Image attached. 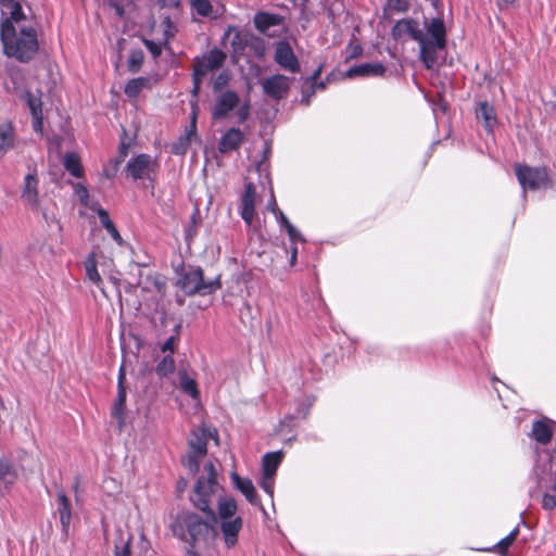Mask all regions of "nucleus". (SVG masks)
Returning <instances> with one entry per match:
<instances>
[{
  "mask_svg": "<svg viewBox=\"0 0 556 556\" xmlns=\"http://www.w3.org/2000/svg\"><path fill=\"white\" fill-rule=\"evenodd\" d=\"M226 53L220 49L213 48L210 52L201 58H197L193 70L195 75H204L220 68L226 61Z\"/></svg>",
  "mask_w": 556,
  "mask_h": 556,
  "instance_id": "nucleus-15",
  "label": "nucleus"
},
{
  "mask_svg": "<svg viewBox=\"0 0 556 556\" xmlns=\"http://www.w3.org/2000/svg\"><path fill=\"white\" fill-rule=\"evenodd\" d=\"M197 126H195V112H193V116L191 119L190 129L185 132V135L180 136L177 141L172 144V152L175 155H184L188 151V148L191 143L192 136H195Z\"/></svg>",
  "mask_w": 556,
  "mask_h": 556,
  "instance_id": "nucleus-31",
  "label": "nucleus"
},
{
  "mask_svg": "<svg viewBox=\"0 0 556 556\" xmlns=\"http://www.w3.org/2000/svg\"><path fill=\"white\" fill-rule=\"evenodd\" d=\"M17 479L15 466L7 458L0 459V493L9 490Z\"/></svg>",
  "mask_w": 556,
  "mask_h": 556,
  "instance_id": "nucleus-26",
  "label": "nucleus"
},
{
  "mask_svg": "<svg viewBox=\"0 0 556 556\" xmlns=\"http://www.w3.org/2000/svg\"><path fill=\"white\" fill-rule=\"evenodd\" d=\"M0 40L4 54L22 63L33 60L39 50L37 31L33 26H21L18 33L17 29L5 28Z\"/></svg>",
  "mask_w": 556,
  "mask_h": 556,
  "instance_id": "nucleus-2",
  "label": "nucleus"
},
{
  "mask_svg": "<svg viewBox=\"0 0 556 556\" xmlns=\"http://www.w3.org/2000/svg\"><path fill=\"white\" fill-rule=\"evenodd\" d=\"M255 187L252 182H248L241 195L240 215L248 226L253 223L255 214Z\"/></svg>",
  "mask_w": 556,
  "mask_h": 556,
  "instance_id": "nucleus-20",
  "label": "nucleus"
},
{
  "mask_svg": "<svg viewBox=\"0 0 556 556\" xmlns=\"http://www.w3.org/2000/svg\"><path fill=\"white\" fill-rule=\"evenodd\" d=\"M157 4L162 9H179L181 0H157Z\"/></svg>",
  "mask_w": 556,
  "mask_h": 556,
  "instance_id": "nucleus-51",
  "label": "nucleus"
},
{
  "mask_svg": "<svg viewBox=\"0 0 556 556\" xmlns=\"http://www.w3.org/2000/svg\"><path fill=\"white\" fill-rule=\"evenodd\" d=\"M144 88H151V79L148 77H137L126 84L124 92L129 98H136Z\"/></svg>",
  "mask_w": 556,
  "mask_h": 556,
  "instance_id": "nucleus-36",
  "label": "nucleus"
},
{
  "mask_svg": "<svg viewBox=\"0 0 556 556\" xmlns=\"http://www.w3.org/2000/svg\"><path fill=\"white\" fill-rule=\"evenodd\" d=\"M291 83L292 78L276 74L265 78L262 81V87L266 96L275 100H281L287 97Z\"/></svg>",
  "mask_w": 556,
  "mask_h": 556,
  "instance_id": "nucleus-14",
  "label": "nucleus"
},
{
  "mask_svg": "<svg viewBox=\"0 0 556 556\" xmlns=\"http://www.w3.org/2000/svg\"><path fill=\"white\" fill-rule=\"evenodd\" d=\"M142 42L154 59H157L161 55V53H162V45L161 43H157V42L147 39V38H142Z\"/></svg>",
  "mask_w": 556,
  "mask_h": 556,
  "instance_id": "nucleus-45",
  "label": "nucleus"
},
{
  "mask_svg": "<svg viewBox=\"0 0 556 556\" xmlns=\"http://www.w3.org/2000/svg\"><path fill=\"white\" fill-rule=\"evenodd\" d=\"M238 510V504L231 496L219 497L217 502V519L219 521L233 519Z\"/></svg>",
  "mask_w": 556,
  "mask_h": 556,
  "instance_id": "nucleus-30",
  "label": "nucleus"
},
{
  "mask_svg": "<svg viewBox=\"0 0 556 556\" xmlns=\"http://www.w3.org/2000/svg\"><path fill=\"white\" fill-rule=\"evenodd\" d=\"M144 54L140 49H134L129 53L127 67L130 73H138L143 64Z\"/></svg>",
  "mask_w": 556,
  "mask_h": 556,
  "instance_id": "nucleus-39",
  "label": "nucleus"
},
{
  "mask_svg": "<svg viewBox=\"0 0 556 556\" xmlns=\"http://www.w3.org/2000/svg\"><path fill=\"white\" fill-rule=\"evenodd\" d=\"M16 141L14 126L11 122L0 123V160L11 150Z\"/></svg>",
  "mask_w": 556,
  "mask_h": 556,
  "instance_id": "nucleus-25",
  "label": "nucleus"
},
{
  "mask_svg": "<svg viewBox=\"0 0 556 556\" xmlns=\"http://www.w3.org/2000/svg\"><path fill=\"white\" fill-rule=\"evenodd\" d=\"M176 342V337L172 336L169 337L162 345L161 350L162 352H174V346Z\"/></svg>",
  "mask_w": 556,
  "mask_h": 556,
  "instance_id": "nucleus-54",
  "label": "nucleus"
},
{
  "mask_svg": "<svg viewBox=\"0 0 556 556\" xmlns=\"http://www.w3.org/2000/svg\"><path fill=\"white\" fill-rule=\"evenodd\" d=\"M204 75H195V71L193 70L192 79H193V88H192V96L197 98L200 92V86L202 83V79L204 78Z\"/></svg>",
  "mask_w": 556,
  "mask_h": 556,
  "instance_id": "nucleus-52",
  "label": "nucleus"
},
{
  "mask_svg": "<svg viewBox=\"0 0 556 556\" xmlns=\"http://www.w3.org/2000/svg\"><path fill=\"white\" fill-rule=\"evenodd\" d=\"M229 75L226 72H223L217 75L213 83V89L215 92L222 91L224 87L228 84Z\"/></svg>",
  "mask_w": 556,
  "mask_h": 556,
  "instance_id": "nucleus-47",
  "label": "nucleus"
},
{
  "mask_svg": "<svg viewBox=\"0 0 556 556\" xmlns=\"http://www.w3.org/2000/svg\"><path fill=\"white\" fill-rule=\"evenodd\" d=\"M210 438L217 439L216 431L213 433L210 429L202 427L191 432L189 454L184 463L190 472L195 473L199 470V459L206 455Z\"/></svg>",
  "mask_w": 556,
  "mask_h": 556,
  "instance_id": "nucleus-6",
  "label": "nucleus"
},
{
  "mask_svg": "<svg viewBox=\"0 0 556 556\" xmlns=\"http://www.w3.org/2000/svg\"><path fill=\"white\" fill-rule=\"evenodd\" d=\"M275 476H266L262 473L260 486L273 498L274 496Z\"/></svg>",
  "mask_w": 556,
  "mask_h": 556,
  "instance_id": "nucleus-43",
  "label": "nucleus"
},
{
  "mask_svg": "<svg viewBox=\"0 0 556 556\" xmlns=\"http://www.w3.org/2000/svg\"><path fill=\"white\" fill-rule=\"evenodd\" d=\"M21 99L24 100L30 111L31 115V125L34 131L38 134H42L43 130V114H42V101H41V92L38 91L37 94H34L30 90H25L21 94Z\"/></svg>",
  "mask_w": 556,
  "mask_h": 556,
  "instance_id": "nucleus-16",
  "label": "nucleus"
},
{
  "mask_svg": "<svg viewBox=\"0 0 556 556\" xmlns=\"http://www.w3.org/2000/svg\"><path fill=\"white\" fill-rule=\"evenodd\" d=\"M218 488V482L204 480V476L199 477L190 497L193 506L201 511L213 510L211 507L212 498Z\"/></svg>",
  "mask_w": 556,
  "mask_h": 556,
  "instance_id": "nucleus-8",
  "label": "nucleus"
},
{
  "mask_svg": "<svg viewBox=\"0 0 556 556\" xmlns=\"http://www.w3.org/2000/svg\"><path fill=\"white\" fill-rule=\"evenodd\" d=\"M386 72V67L381 63H363L351 67L346 72L348 77H369V76H382Z\"/></svg>",
  "mask_w": 556,
  "mask_h": 556,
  "instance_id": "nucleus-28",
  "label": "nucleus"
},
{
  "mask_svg": "<svg viewBox=\"0 0 556 556\" xmlns=\"http://www.w3.org/2000/svg\"><path fill=\"white\" fill-rule=\"evenodd\" d=\"M321 73V66L314 71V73L306 79V83H315Z\"/></svg>",
  "mask_w": 556,
  "mask_h": 556,
  "instance_id": "nucleus-58",
  "label": "nucleus"
},
{
  "mask_svg": "<svg viewBox=\"0 0 556 556\" xmlns=\"http://www.w3.org/2000/svg\"><path fill=\"white\" fill-rule=\"evenodd\" d=\"M38 178L36 173H28L24 178L21 199L31 210L39 208Z\"/></svg>",
  "mask_w": 556,
  "mask_h": 556,
  "instance_id": "nucleus-18",
  "label": "nucleus"
},
{
  "mask_svg": "<svg viewBox=\"0 0 556 556\" xmlns=\"http://www.w3.org/2000/svg\"><path fill=\"white\" fill-rule=\"evenodd\" d=\"M181 387H182V390L186 393H188L190 396H192L193 399L198 397L199 391L197 388V383L193 379H190L188 377L184 378L181 380Z\"/></svg>",
  "mask_w": 556,
  "mask_h": 556,
  "instance_id": "nucleus-44",
  "label": "nucleus"
},
{
  "mask_svg": "<svg viewBox=\"0 0 556 556\" xmlns=\"http://www.w3.org/2000/svg\"><path fill=\"white\" fill-rule=\"evenodd\" d=\"M311 405H312V402H309L303 410L299 412V414H301L303 418H305L307 416L308 408Z\"/></svg>",
  "mask_w": 556,
  "mask_h": 556,
  "instance_id": "nucleus-64",
  "label": "nucleus"
},
{
  "mask_svg": "<svg viewBox=\"0 0 556 556\" xmlns=\"http://www.w3.org/2000/svg\"><path fill=\"white\" fill-rule=\"evenodd\" d=\"M285 229L292 243L304 241V238L302 237L301 232L292 224H288V226Z\"/></svg>",
  "mask_w": 556,
  "mask_h": 556,
  "instance_id": "nucleus-49",
  "label": "nucleus"
},
{
  "mask_svg": "<svg viewBox=\"0 0 556 556\" xmlns=\"http://www.w3.org/2000/svg\"><path fill=\"white\" fill-rule=\"evenodd\" d=\"M275 216H276V220H277V223H278L281 227H283V228H286V227L288 226V224H291V223L289 222V219L287 218V216H286V215H285L280 210H279L278 212H276V213H275Z\"/></svg>",
  "mask_w": 556,
  "mask_h": 556,
  "instance_id": "nucleus-56",
  "label": "nucleus"
},
{
  "mask_svg": "<svg viewBox=\"0 0 556 556\" xmlns=\"http://www.w3.org/2000/svg\"><path fill=\"white\" fill-rule=\"evenodd\" d=\"M274 60L281 68L292 74H296L301 70L300 62L287 41L276 43Z\"/></svg>",
  "mask_w": 556,
  "mask_h": 556,
  "instance_id": "nucleus-13",
  "label": "nucleus"
},
{
  "mask_svg": "<svg viewBox=\"0 0 556 556\" xmlns=\"http://www.w3.org/2000/svg\"><path fill=\"white\" fill-rule=\"evenodd\" d=\"M244 140V135L239 128L228 129L218 142L220 153H228L237 150Z\"/></svg>",
  "mask_w": 556,
  "mask_h": 556,
  "instance_id": "nucleus-23",
  "label": "nucleus"
},
{
  "mask_svg": "<svg viewBox=\"0 0 556 556\" xmlns=\"http://www.w3.org/2000/svg\"><path fill=\"white\" fill-rule=\"evenodd\" d=\"M516 0H498L497 5L500 9H506L511 5Z\"/></svg>",
  "mask_w": 556,
  "mask_h": 556,
  "instance_id": "nucleus-60",
  "label": "nucleus"
},
{
  "mask_svg": "<svg viewBox=\"0 0 556 556\" xmlns=\"http://www.w3.org/2000/svg\"><path fill=\"white\" fill-rule=\"evenodd\" d=\"M26 20V14L23 11L22 3L17 2L9 5L1 10V22H0V34L4 33V29L15 30L16 25Z\"/></svg>",
  "mask_w": 556,
  "mask_h": 556,
  "instance_id": "nucleus-17",
  "label": "nucleus"
},
{
  "mask_svg": "<svg viewBox=\"0 0 556 556\" xmlns=\"http://www.w3.org/2000/svg\"><path fill=\"white\" fill-rule=\"evenodd\" d=\"M204 470L207 473V476L204 477V480H212L213 482H217L216 471H215L214 465L211 462H208L204 465Z\"/></svg>",
  "mask_w": 556,
  "mask_h": 556,
  "instance_id": "nucleus-53",
  "label": "nucleus"
},
{
  "mask_svg": "<svg viewBox=\"0 0 556 556\" xmlns=\"http://www.w3.org/2000/svg\"><path fill=\"white\" fill-rule=\"evenodd\" d=\"M126 399L127 391L126 389L117 388L116 399L113 402L111 407V417L116 420V426L118 431L121 432L125 427L126 420Z\"/></svg>",
  "mask_w": 556,
  "mask_h": 556,
  "instance_id": "nucleus-21",
  "label": "nucleus"
},
{
  "mask_svg": "<svg viewBox=\"0 0 556 556\" xmlns=\"http://www.w3.org/2000/svg\"><path fill=\"white\" fill-rule=\"evenodd\" d=\"M476 116L479 122L483 123V127L488 132H492L497 125L495 109L486 101L479 103L476 110Z\"/></svg>",
  "mask_w": 556,
  "mask_h": 556,
  "instance_id": "nucleus-24",
  "label": "nucleus"
},
{
  "mask_svg": "<svg viewBox=\"0 0 556 556\" xmlns=\"http://www.w3.org/2000/svg\"><path fill=\"white\" fill-rule=\"evenodd\" d=\"M232 485L241 492L252 505L258 504V496L251 479L242 478L237 472L230 473Z\"/></svg>",
  "mask_w": 556,
  "mask_h": 556,
  "instance_id": "nucleus-22",
  "label": "nucleus"
},
{
  "mask_svg": "<svg viewBox=\"0 0 556 556\" xmlns=\"http://www.w3.org/2000/svg\"><path fill=\"white\" fill-rule=\"evenodd\" d=\"M283 459L281 451L266 453L262 458V473L266 476H275L279 465Z\"/></svg>",
  "mask_w": 556,
  "mask_h": 556,
  "instance_id": "nucleus-32",
  "label": "nucleus"
},
{
  "mask_svg": "<svg viewBox=\"0 0 556 556\" xmlns=\"http://www.w3.org/2000/svg\"><path fill=\"white\" fill-rule=\"evenodd\" d=\"M296 254H298V250L296 248H292L291 250V256H290V264L291 265H294L295 262H296Z\"/></svg>",
  "mask_w": 556,
  "mask_h": 556,
  "instance_id": "nucleus-62",
  "label": "nucleus"
},
{
  "mask_svg": "<svg viewBox=\"0 0 556 556\" xmlns=\"http://www.w3.org/2000/svg\"><path fill=\"white\" fill-rule=\"evenodd\" d=\"M240 103L238 93L233 90L222 91L215 99L212 109V118L214 121L223 119L229 115Z\"/></svg>",
  "mask_w": 556,
  "mask_h": 556,
  "instance_id": "nucleus-12",
  "label": "nucleus"
},
{
  "mask_svg": "<svg viewBox=\"0 0 556 556\" xmlns=\"http://www.w3.org/2000/svg\"><path fill=\"white\" fill-rule=\"evenodd\" d=\"M254 27L267 37H276L279 34L276 30H271L274 27H283L285 17L280 14L270 13L266 11H258L253 17Z\"/></svg>",
  "mask_w": 556,
  "mask_h": 556,
  "instance_id": "nucleus-11",
  "label": "nucleus"
},
{
  "mask_svg": "<svg viewBox=\"0 0 556 556\" xmlns=\"http://www.w3.org/2000/svg\"><path fill=\"white\" fill-rule=\"evenodd\" d=\"M388 7L395 12H406L409 8V0H387Z\"/></svg>",
  "mask_w": 556,
  "mask_h": 556,
  "instance_id": "nucleus-46",
  "label": "nucleus"
},
{
  "mask_svg": "<svg viewBox=\"0 0 556 556\" xmlns=\"http://www.w3.org/2000/svg\"><path fill=\"white\" fill-rule=\"evenodd\" d=\"M391 35L395 40H401L408 37L419 43L424 40V30L419 27V23L413 18H402L397 21L392 27ZM421 54V50L419 51Z\"/></svg>",
  "mask_w": 556,
  "mask_h": 556,
  "instance_id": "nucleus-10",
  "label": "nucleus"
},
{
  "mask_svg": "<svg viewBox=\"0 0 556 556\" xmlns=\"http://www.w3.org/2000/svg\"><path fill=\"white\" fill-rule=\"evenodd\" d=\"M85 270L87 278L96 285L98 288L101 289L102 285V278L98 271L97 268V258L96 254L92 252L88 255V257L85 261Z\"/></svg>",
  "mask_w": 556,
  "mask_h": 556,
  "instance_id": "nucleus-37",
  "label": "nucleus"
},
{
  "mask_svg": "<svg viewBox=\"0 0 556 556\" xmlns=\"http://www.w3.org/2000/svg\"><path fill=\"white\" fill-rule=\"evenodd\" d=\"M58 513L60 515V522L64 532L68 531L72 520V509L70 500L63 489L58 490Z\"/></svg>",
  "mask_w": 556,
  "mask_h": 556,
  "instance_id": "nucleus-27",
  "label": "nucleus"
},
{
  "mask_svg": "<svg viewBox=\"0 0 556 556\" xmlns=\"http://www.w3.org/2000/svg\"><path fill=\"white\" fill-rule=\"evenodd\" d=\"M175 370V361L172 355L164 356L155 367V372L160 377H166Z\"/></svg>",
  "mask_w": 556,
  "mask_h": 556,
  "instance_id": "nucleus-41",
  "label": "nucleus"
},
{
  "mask_svg": "<svg viewBox=\"0 0 556 556\" xmlns=\"http://www.w3.org/2000/svg\"><path fill=\"white\" fill-rule=\"evenodd\" d=\"M18 0H0V8L3 10L4 8H8L9 5L17 2Z\"/></svg>",
  "mask_w": 556,
  "mask_h": 556,
  "instance_id": "nucleus-61",
  "label": "nucleus"
},
{
  "mask_svg": "<svg viewBox=\"0 0 556 556\" xmlns=\"http://www.w3.org/2000/svg\"><path fill=\"white\" fill-rule=\"evenodd\" d=\"M231 37L230 47L232 58H254L262 60L266 54V43L264 39L249 30H241L236 26H228L224 38Z\"/></svg>",
  "mask_w": 556,
  "mask_h": 556,
  "instance_id": "nucleus-3",
  "label": "nucleus"
},
{
  "mask_svg": "<svg viewBox=\"0 0 556 556\" xmlns=\"http://www.w3.org/2000/svg\"><path fill=\"white\" fill-rule=\"evenodd\" d=\"M427 34L421 42V61L426 68L432 70L438 64V54L446 46V29L442 18L425 21Z\"/></svg>",
  "mask_w": 556,
  "mask_h": 556,
  "instance_id": "nucleus-4",
  "label": "nucleus"
},
{
  "mask_svg": "<svg viewBox=\"0 0 556 556\" xmlns=\"http://www.w3.org/2000/svg\"><path fill=\"white\" fill-rule=\"evenodd\" d=\"M177 286L187 295H208L220 289L222 283L219 277L205 280L201 267L188 265L181 269Z\"/></svg>",
  "mask_w": 556,
  "mask_h": 556,
  "instance_id": "nucleus-5",
  "label": "nucleus"
},
{
  "mask_svg": "<svg viewBox=\"0 0 556 556\" xmlns=\"http://www.w3.org/2000/svg\"><path fill=\"white\" fill-rule=\"evenodd\" d=\"M309 86L307 88H304L302 90V99L301 103L305 104L306 106L309 105L312 98L315 96V85L308 84Z\"/></svg>",
  "mask_w": 556,
  "mask_h": 556,
  "instance_id": "nucleus-50",
  "label": "nucleus"
},
{
  "mask_svg": "<svg viewBox=\"0 0 556 556\" xmlns=\"http://www.w3.org/2000/svg\"><path fill=\"white\" fill-rule=\"evenodd\" d=\"M97 214H98V217L100 219V223L101 225L105 228V230L110 233V236L112 237V239L118 244V245H123L124 243V240L119 233V231L117 230V228L115 227V225L113 224V222L111 220L110 216H109V213L102 208V207H98L97 208Z\"/></svg>",
  "mask_w": 556,
  "mask_h": 556,
  "instance_id": "nucleus-33",
  "label": "nucleus"
},
{
  "mask_svg": "<svg viewBox=\"0 0 556 556\" xmlns=\"http://www.w3.org/2000/svg\"><path fill=\"white\" fill-rule=\"evenodd\" d=\"M311 85L314 84L315 85V90H324L326 88V84L324 81H320V83H317V80L315 83H309Z\"/></svg>",
  "mask_w": 556,
  "mask_h": 556,
  "instance_id": "nucleus-63",
  "label": "nucleus"
},
{
  "mask_svg": "<svg viewBox=\"0 0 556 556\" xmlns=\"http://www.w3.org/2000/svg\"><path fill=\"white\" fill-rule=\"evenodd\" d=\"M516 176L523 190H538L547 185L548 177L545 168L517 165Z\"/></svg>",
  "mask_w": 556,
  "mask_h": 556,
  "instance_id": "nucleus-7",
  "label": "nucleus"
},
{
  "mask_svg": "<svg viewBox=\"0 0 556 556\" xmlns=\"http://www.w3.org/2000/svg\"><path fill=\"white\" fill-rule=\"evenodd\" d=\"M250 109H251L250 102L245 101L237 110L236 114H237V117H238V122L240 124L244 123L249 118V116H250Z\"/></svg>",
  "mask_w": 556,
  "mask_h": 556,
  "instance_id": "nucleus-48",
  "label": "nucleus"
},
{
  "mask_svg": "<svg viewBox=\"0 0 556 556\" xmlns=\"http://www.w3.org/2000/svg\"><path fill=\"white\" fill-rule=\"evenodd\" d=\"M115 556H130L129 544L126 543L121 549H117Z\"/></svg>",
  "mask_w": 556,
  "mask_h": 556,
  "instance_id": "nucleus-57",
  "label": "nucleus"
},
{
  "mask_svg": "<svg viewBox=\"0 0 556 556\" xmlns=\"http://www.w3.org/2000/svg\"><path fill=\"white\" fill-rule=\"evenodd\" d=\"M205 519L192 511H184L176 516L172 523V532L178 539L194 547L200 541H205L215 534L218 522L214 510L203 511Z\"/></svg>",
  "mask_w": 556,
  "mask_h": 556,
  "instance_id": "nucleus-1",
  "label": "nucleus"
},
{
  "mask_svg": "<svg viewBox=\"0 0 556 556\" xmlns=\"http://www.w3.org/2000/svg\"><path fill=\"white\" fill-rule=\"evenodd\" d=\"M191 9L201 17L217 18L219 13L210 0H189Z\"/></svg>",
  "mask_w": 556,
  "mask_h": 556,
  "instance_id": "nucleus-35",
  "label": "nucleus"
},
{
  "mask_svg": "<svg viewBox=\"0 0 556 556\" xmlns=\"http://www.w3.org/2000/svg\"><path fill=\"white\" fill-rule=\"evenodd\" d=\"M162 25L164 26V47L167 48L168 41L175 37L177 28L169 16L163 18Z\"/></svg>",
  "mask_w": 556,
  "mask_h": 556,
  "instance_id": "nucleus-42",
  "label": "nucleus"
},
{
  "mask_svg": "<svg viewBox=\"0 0 556 556\" xmlns=\"http://www.w3.org/2000/svg\"><path fill=\"white\" fill-rule=\"evenodd\" d=\"M519 534V528H514L505 538H503L490 551H496L497 553L504 555L509 546L515 542Z\"/></svg>",
  "mask_w": 556,
  "mask_h": 556,
  "instance_id": "nucleus-40",
  "label": "nucleus"
},
{
  "mask_svg": "<svg viewBox=\"0 0 556 556\" xmlns=\"http://www.w3.org/2000/svg\"><path fill=\"white\" fill-rule=\"evenodd\" d=\"M74 192L78 197L81 205L89 207L90 210L97 211L99 204L97 202L90 204L89 191L87 187L80 182L73 184Z\"/></svg>",
  "mask_w": 556,
  "mask_h": 556,
  "instance_id": "nucleus-38",
  "label": "nucleus"
},
{
  "mask_svg": "<svg viewBox=\"0 0 556 556\" xmlns=\"http://www.w3.org/2000/svg\"><path fill=\"white\" fill-rule=\"evenodd\" d=\"M242 527L243 520L241 517H235L233 519L219 521L220 532L227 548H232L237 545L239 533L242 530Z\"/></svg>",
  "mask_w": 556,
  "mask_h": 556,
  "instance_id": "nucleus-19",
  "label": "nucleus"
},
{
  "mask_svg": "<svg viewBox=\"0 0 556 556\" xmlns=\"http://www.w3.org/2000/svg\"><path fill=\"white\" fill-rule=\"evenodd\" d=\"M156 167L155 160L146 153H141L129 160L126 172L134 180L148 179L153 180L152 174Z\"/></svg>",
  "mask_w": 556,
  "mask_h": 556,
  "instance_id": "nucleus-9",
  "label": "nucleus"
},
{
  "mask_svg": "<svg viewBox=\"0 0 556 556\" xmlns=\"http://www.w3.org/2000/svg\"><path fill=\"white\" fill-rule=\"evenodd\" d=\"M531 437L538 443L547 444L553 437L552 426L548 419L535 420L532 425Z\"/></svg>",
  "mask_w": 556,
  "mask_h": 556,
  "instance_id": "nucleus-29",
  "label": "nucleus"
},
{
  "mask_svg": "<svg viewBox=\"0 0 556 556\" xmlns=\"http://www.w3.org/2000/svg\"><path fill=\"white\" fill-rule=\"evenodd\" d=\"M267 207H268V210H270L274 214H275L276 212H278V211H279V208L277 207V203H276V200H275L274 195H271V199H270V201L268 202Z\"/></svg>",
  "mask_w": 556,
  "mask_h": 556,
  "instance_id": "nucleus-59",
  "label": "nucleus"
},
{
  "mask_svg": "<svg viewBox=\"0 0 556 556\" xmlns=\"http://www.w3.org/2000/svg\"><path fill=\"white\" fill-rule=\"evenodd\" d=\"M125 381H126V370H125V366L122 365L118 370L117 388L126 389Z\"/></svg>",
  "mask_w": 556,
  "mask_h": 556,
  "instance_id": "nucleus-55",
  "label": "nucleus"
},
{
  "mask_svg": "<svg viewBox=\"0 0 556 556\" xmlns=\"http://www.w3.org/2000/svg\"><path fill=\"white\" fill-rule=\"evenodd\" d=\"M64 168L74 177L80 178L84 176V168L80 157L75 152H67L63 157Z\"/></svg>",
  "mask_w": 556,
  "mask_h": 556,
  "instance_id": "nucleus-34",
  "label": "nucleus"
}]
</instances>
